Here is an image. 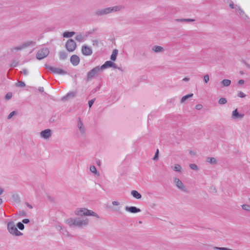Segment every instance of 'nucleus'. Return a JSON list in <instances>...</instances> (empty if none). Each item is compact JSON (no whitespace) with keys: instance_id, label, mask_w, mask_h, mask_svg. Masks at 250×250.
I'll list each match as a JSON object with an SVG mask.
<instances>
[{"instance_id":"338daca9","label":"nucleus","mask_w":250,"mask_h":250,"mask_svg":"<svg viewBox=\"0 0 250 250\" xmlns=\"http://www.w3.org/2000/svg\"><path fill=\"white\" fill-rule=\"evenodd\" d=\"M221 248H222L217 247H214V249H215V250H220V249H221Z\"/></svg>"},{"instance_id":"cd10ccee","label":"nucleus","mask_w":250,"mask_h":250,"mask_svg":"<svg viewBox=\"0 0 250 250\" xmlns=\"http://www.w3.org/2000/svg\"><path fill=\"white\" fill-rule=\"evenodd\" d=\"M75 33L74 32H68L66 31L63 33V37L64 38H70L72 37L74 35H75Z\"/></svg>"},{"instance_id":"e2e57ef3","label":"nucleus","mask_w":250,"mask_h":250,"mask_svg":"<svg viewBox=\"0 0 250 250\" xmlns=\"http://www.w3.org/2000/svg\"><path fill=\"white\" fill-rule=\"evenodd\" d=\"M189 153L191 155H195V152L192 151H189Z\"/></svg>"},{"instance_id":"412c9836","label":"nucleus","mask_w":250,"mask_h":250,"mask_svg":"<svg viewBox=\"0 0 250 250\" xmlns=\"http://www.w3.org/2000/svg\"><path fill=\"white\" fill-rule=\"evenodd\" d=\"M131 194L134 198L137 199H139L142 197L141 194L135 190H133L131 191Z\"/></svg>"},{"instance_id":"2f4dec72","label":"nucleus","mask_w":250,"mask_h":250,"mask_svg":"<svg viewBox=\"0 0 250 250\" xmlns=\"http://www.w3.org/2000/svg\"><path fill=\"white\" fill-rule=\"evenodd\" d=\"M242 208L244 210L250 211V205L245 204L242 206Z\"/></svg>"},{"instance_id":"c85d7f7f","label":"nucleus","mask_w":250,"mask_h":250,"mask_svg":"<svg viewBox=\"0 0 250 250\" xmlns=\"http://www.w3.org/2000/svg\"><path fill=\"white\" fill-rule=\"evenodd\" d=\"M60 60H64L67 58V54L64 51H60L59 53Z\"/></svg>"},{"instance_id":"aec40b11","label":"nucleus","mask_w":250,"mask_h":250,"mask_svg":"<svg viewBox=\"0 0 250 250\" xmlns=\"http://www.w3.org/2000/svg\"><path fill=\"white\" fill-rule=\"evenodd\" d=\"M152 51L155 53H160L164 51L163 47L159 45H154L152 47Z\"/></svg>"},{"instance_id":"09e8293b","label":"nucleus","mask_w":250,"mask_h":250,"mask_svg":"<svg viewBox=\"0 0 250 250\" xmlns=\"http://www.w3.org/2000/svg\"><path fill=\"white\" fill-rule=\"evenodd\" d=\"M112 204L113 205V206H119L120 205V203L118 201H113L112 202Z\"/></svg>"},{"instance_id":"9d476101","label":"nucleus","mask_w":250,"mask_h":250,"mask_svg":"<svg viewBox=\"0 0 250 250\" xmlns=\"http://www.w3.org/2000/svg\"><path fill=\"white\" fill-rule=\"evenodd\" d=\"M100 67V69H102V71L105 68L111 67H112L114 68H117L116 64L110 61L105 62L104 64H103Z\"/></svg>"},{"instance_id":"49530a36","label":"nucleus","mask_w":250,"mask_h":250,"mask_svg":"<svg viewBox=\"0 0 250 250\" xmlns=\"http://www.w3.org/2000/svg\"><path fill=\"white\" fill-rule=\"evenodd\" d=\"M22 73L24 75H27L28 74V71L26 68H23L22 69Z\"/></svg>"},{"instance_id":"052dcab7","label":"nucleus","mask_w":250,"mask_h":250,"mask_svg":"<svg viewBox=\"0 0 250 250\" xmlns=\"http://www.w3.org/2000/svg\"><path fill=\"white\" fill-rule=\"evenodd\" d=\"M116 212L119 213H121L122 212L121 211V210H120L119 208H117L115 210Z\"/></svg>"},{"instance_id":"e433bc0d","label":"nucleus","mask_w":250,"mask_h":250,"mask_svg":"<svg viewBox=\"0 0 250 250\" xmlns=\"http://www.w3.org/2000/svg\"><path fill=\"white\" fill-rule=\"evenodd\" d=\"M90 170L91 172L94 173V174H97V169L96 168V167L94 166H92L90 167Z\"/></svg>"},{"instance_id":"2eb2a0df","label":"nucleus","mask_w":250,"mask_h":250,"mask_svg":"<svg viewBox=\"0 0 250 250\" xmlns=\"http://www.w3.org/2000/svg\"><path fill=\"white\" fill-rule=\"evenodd\" d=\"M244 116V114L239 113L237 110V109L233 110L231 115L232 118L234 119H241L243 118Z\"/></svg>"},{"instance_id":"13d9d810","label":"nucleus","mask_w":250,"mask_h":250,"mask_svg":"<svg viewBox=\"0 0 250 250\" xmlns=\"http://www.w3.org/2000/svg\"><path fill=\"white\" fill-rule=\"evenodd\" d=\"M220 250H232V249H229L227 248H222L220 249Z\"/></svg>"},{"instance_id":"864d4df0","label":"nucleus","mask_w":250,"mask_h":250,"mask_svg":"<svg viewBox=\"0 0 250 250\" xmlns=\"http://www.w3.org/2000/svg\"><path fill=\"white\" fill-rule=\"evenodd\" d=\"M244 82H245L244 80H240L238 81V83H239V84H244Z\"/></svg>"},{"instance_id":"39448f33","label":"nucleus","mask_w":250,"mask_h":250,"mask_svg":"<svg viewBox=\"0 0 250 250\" xmlns=\"http://www.w3.org/2000/svg\"><path fill=\"white\" fill-rule=\"evenodd\" d=\"M49 53V49L46 48H42L39 50L36 54V58L38 60H42L47 57Z\"/></svg>"},{"instance_id":"bf43d9fd","label":"nucleus","mask_w":250,"mask_h":250,"mask_svg":"<svg viewBox=\"0 0 250 250\" xmlns=\"http://www.w3.org/2000/svg\"><path fill=\"white\" fill-rule=\"evenodd\" d=\"M189 80V78H184L183 79V81H185V82H188Z\"/></svg>"},{"instance_id":"4d7b16f0","label":"nucleus","mask_w":250,"mask_h":250,"mask_svg":"<svg viewBox=\"0 0 250 250\" xmlns=\"http://www.w3.org/2000/svg\"><path fill=\"white\" fill-rule=\"evenodd\" d=\"M26 206L30 208H32L33 207L32 206V205H31L30 204H29V203H26Z\"/></svg>"},{"instance_id":"5fc2aeb1","label":"nucleus","mask_w":250,"mask_h":250,"mask_svg":"<svg viewBox=\"0 0 250 250\" xmlns=\"http://www.w3.org/2000/svg\"><path fill=\"white\" fill-rule=\"evenodd\" d=\"M38 90H39V91L40 92H43V90H44V89H43V87H39V88H38Z\"/></svg>"},{"instance_id":"f03ea898","label":"nucleus","mask_w":250,"mask_h":250,"mask_svg":"<svg viewBox=\"0 0 250 250\" xmlns=\"http://www.w3.org/2000/svg\"><path fill=\"white\" fill-rule=\"evenodd\" d=\"M74 213L78 216H93L98 219L100 218L99 216L96 212L84 208H77L74 211Z\"/></svg>"},{"instance_id":"7c9ffc66","label":"nucleus","mask_w":250,"mask_h":250,"mask_svg":"<svg viewBox=\"0 0 250 250\" xmlns=\"http://www.w3.org/2000/svg\"><path fill=\"white\" fill-rule=\"evenodd\" d=\"M207 162L210 164H214L216 163V160L213 157H208L207 158Z\"/></svg>"},{"instance_id":"20e7f679","label":"nucleus","mask_w":250,"mask_h":250,"mask_svg":"<svg viewBox=\"0 0 250 250\" xmlns=\"http://www.w3.org/2000/svg\"><path fill=\"white\" fill-rule=\"evenodd\" d=\"M7 229L9 232L12 235L18 236L22 235V233L18 230L15 223L12 221L8 223Z\"/></svg>"},{"instance_id":"dca6fc26","label":"nucleus","mask_w":250,"mask_h":250,"mask_svg":"<svg viewBox=\"0 0 250 250\" xmlns=\"http://www.w3.org/2000/svg\"><path fill=\"white\" fill-rule=\"evenodd\" d=\"M109 10L110 13L118 12L125 8V7L123 5H116L113 7H110Z\"/></svg>"},{"instance_id":"7ed1b4c3","label":"nucleus","mask_w":250,"mask_h":250,"mask_svg":"<svg viewBox=\"0 0 250 250\" xmlns=\"http://www.w3.org/2000/svg\"><path fill=\"white\" fill-rule=\"evenodd\" d=\"M102 72L99 66H96L89 71L86 75L87 81H89L96 78Z\"/></svg>"},{"instance_id":"72a5a7b5","label":"nucleus","mask_w":250,"mask_h":250,"mask_svg":"<svg viewBox=\"0 0 250 250\" xmlns=\"http://www.w3.org/2000/svg\"><path fill=\"white\" fill-rule=\"evenodd\" d=\"M17 227L20 229L23 230L24 229V226L21 222H18L17 224Z\"/></svg>"},{"instance_id":"c756f323","label":"nucleus","mask_w":250,"mask_h":250,"mask_svg":"<svg viewBox=\"0 0 250 250\" xmlns=\"http://www.w3.org/2000/svg\"><path fill=\"white\" fill-rule=\"evenodd\" d=\"M193 95V94L192 93H191L183 96L181 100V103H183L188 98L192 97Z\"/></svg>"},{"instance_id":"603ef678","label":"nucleus","mask_w":250,"mask_h":250,"mask_svg":"<svg viewBox=\"0 0 250 250\" xmlns=\"http://www.w3.org/2000/svg\"><path fill=\"white\" fill-rule=\"evenodd\" d=\"M56 229L58 230H63V229L62 228V226H61L60 225L56 226Z\"/></svg>"},{"instance_id":"a19ab883","label":"nucleus","mask_w":250,"mask_h":250,"mask_svg":"<svg viewBox=\"0 0 250 250\" xmlns=\"http://www.w3.org/2000/svg\"><path fill=\"white\" fill-rule=\"evenodd\" d=\"M237 96L239 97L244 98L246 96V94L242 91H239Z\"/></svg>"},{"instance_id":"473e14b6","label":"nucleus","mask_w":250,"mask_h":250,"mask_svg":"<svg viewBox=\"0 0 250 250\" xmlns=\"http://www.w3.org/2000/svg\"><path fill=\"white\" fill-rule=\"evenodd\" d=\"M227 102V100L226 99L224 98H221L219 101H218V103L220 104H226Z\"/></svg>"},{"instance_id":"680f3d73","label":"nucleus","mask_w":250,"mask_h":250,"mask_svg":"<svg viewBox=\"0 0 250 250\" xmlns=\"http://www.w3.org/2000/svg\"><path fill=\"white\" fill-rule=\"evenodd\" d=\"M20 215L24 216L25 215V212L24 211H22L20 213Z\"/></svg>"},{"instance_id":"ea45409f","label":"nucleus","mask_w":250,"mask_h":250,"mask_svg":"<svg viewBox=\"0 0 250 250\" xmlns=\"http://www.w3.org/2000/svg\"><path fill=\"white\" fill-rule=\"evenodd\" d=\"M189 167L193 170H198V167H197V165L194 164H190Z\"/></svg>"},{"instance_id":"1a4fd4ad","label":"nucleus","mask_w":250,"mask_h":250,"mask_svg":"<svg viewBox=\"0 0 250 250\" xmlns=\"http://www.w3.org/2000/svg\"><path fill=\"white\" fill-rule=\"evenodd\" d=\"M109 8H105L104 9H98L95 11V14L97 16H102L110 14Z\"/></svg>"},{"instance_id":"a878e982","label":"nucleus","mask_w":250,"mask_h":250,"mask_svg":"<svg viewBox=\"0 0 250 250\" xmlns=\"http://www.w3.org/2000/svg\"><path fill=\"white\" fill-rule=\"evenodd\" d=\"M118 51L117 49H115L113 50L112 54L110 56V59L112 61H115L117 58V56L118 54Z\"/></svg>"},{"instance_id":"37998d69","label":"nucleus","mask_w":250,"mask_h":250,"mask_svg":"<svg viewBox=\"0 0 250 250\" xmlns=\"http://www.w3.org/2000/svg\"><path fill=\"white\" fill-rule=\"evenodd\" d=\"M158 155H159V150L157 149L156 152H155V155L153 158V160H157L158 158Z\"/></svg>"},{"instance_id":"79ce46f5","label":"nucleus","mask_w":250,"mask_h":250,"mask_svg":"<svg viewBox=\"0 0 250 250\" xmlns=\"http://www.w3.org/2000/svg\"><path fill=\"white\" fill-rule=\"evenodd\" d=\"M16 114V112L15 111H12L11 112L8 116L7 119H10L14 115H15Z\"/></svg>"},{"instance_id":"4c0bfd02","label":"nucleus","mask_w":250,"mask_h":250,"mask_svg":"<svg viewBox=\"0 0 250 250\" xmlns=\"http://www.w3.org/2000/svg\"><path fill=\"white\" fill-rule=\"evenodd\" d=\"M12 92H8L5 96V99L6 100H9L12 98Z\"/></svg>"},{"instance_id":"de8ad7c7","label":"nucleus","mask_w":250,"mask_h":250,"mask_svg":"<svg viewBox=\"0 0 250 250\" xmlns=\"http://www.w3.org/2000/svg\"><path fill=\"white\" fill-rule=\"evenodd\" d=\"M195 20L194 19H185V21L187 22H193Z\"/></svg>"},{"instance_id":"4468645a","label":"nucleus","mask_w":250,"mask_h":250,"mask_svg":"<svg viewBox=\"0 0 250 250\" xmlns=\"http://www.w3.org/2000/svg\"><path fill=\"white\" fill-rule=\"evenodd\" d=\"M77 92L69 91L66 95L62 98V101H66L74 98L76 96Z\"/></svg>"},{"instance_id":"8fccbe9b","label":"nucleus","mask_w":250,"mask_h":250,"mask_svg":"<svg viewBox=\"0 0 250 250\" xmlns=\"http://www.w3.org/2000/svg\"><path fill=\"white\" fill-rule=\"evenodd\" d=\"M175 21L178 22H184L185 19H176Z\"/></svg>"},{"instance_id":"f8f14e48","label":"nucleus","mask_w":250,"mask_h":250,"mask_svg":"<svg viewBox=\"0 0 250 250\" xmlns=\"http://www.w3.org/2000/svg\"><path fill=\"white\" fill-rule=\"evenodd\" d=\"M40 136L44 139H48L51 136V130L50 129H45L41 132Z\"/></svg>"},{"instance_id":"0e129e2a","label":"nucleus","mask_w":250,"mask_h":250,"mask_svg":"<svg viewBox=\"0 0 250 250\" xmlns=\"http://www.w3.org/2000/svg\"><path fill=\"white\" fill-rule=\"evenodd\" d=\"M62 230L63 231V232H62V233H63V234H65V232H66V233H68V232H67V231L65 229H63V230Z\"/></svg>"},{"instance_id":"a18cd8bd","label":"nucleus","mask_w":250,"mask_h":250,"mask_svg":"<svg viewBox=\"0 0 250 250\" xmlns=\"http://www.w3.org/2000/svg\"><path fill=\"white\" fill-rule=\"evenodd\" d=\"M30 221L28 219H24L22 220V223L23 224H28L29 223Z\"/></svg>"},{"instance_id":"6ab92c4d","label":"nucleus","mask_w":250,"mask_h":250,"mask_svg":"<svg viewBox=\"0 0 250 250\" xmlns=\"http://www.w3.org/2000/svg\"><path fill=\"white\" fill-rule=\"evenodd\" d=\"M24 49V47L22 44V43H21L20 45L17 46H14L12 47L10 49L11 52L12 53H14L15 52L20 51Z\"/></svg>"},{"instance_id":"f3484780","label":"nucleus","mask_w":250,"mask_h":250,"mask_svg":"<svg viewBox=\"0 0 250 250\" xmlns=\"http://www.w3.org/2000/svg\"><path fill=\"white\" fill-rule=\"evenodd\" d=\"M125 210L126 211L133 213H138L141 211V209L140 208L134 206L125 207Z\"/></svg>"},{"instance_id":"3c124183","label":"nucleus","mask_w":250,"mask_h":250,"mask_svg":"<svg viewBox=\"0 0 250 250\" xmlns=\"http://www.w3.org/2000/svg\"><path fill=\"white\" fill-rule=\"evenodd\" d=\"M202 107V105L201 104H197L196 105V108L197 109H200Z\"/></svg>"},{"instance_id":"4be33fe9","label":"nucleus","mask_w":250,"mask_h":250,"mask_svg":"<svg viewBox=\"0 0 250 250\" xmlns=\"http://www.w3.org/2000/svg\"><path fill=\"white\" fill-rule=\"evenodd\" d=\"M235 8L236 11L238 12L239 15L241 16L242 17L244 18L245 17H247V16L245 14V12L242 9H241L240 6L236 5Z\"/></svg>"},{"instance_id":"c9c22d12","label":"nucleus","mask_w":250,"mask_h":250,"mask_svg":"<svg viewBox=\"0 0 250 250\" xmlns=\"http://www.w3.org/2000/svg\"><path fill=\"white\" fill-rule=\"evenodd\" d=\"M19 62L17 60H13L11 62V66L12 67H16L18 65Z\"/></svg>"},{"instance_id":"6e6552de","label":"nucleus","mask_w":250,"mask_h":250,"mask_svg":"<svg viewBox=\"0 0 250 250\" xmlns=\"http://www.w3.org/2000/svg\"><path fill=\"white\" fill-rule=\"evenodd\" d=\"M173 182L175 184V185L177 188L184 192H188V190L186 187L184 186L181 180H180L178 178L174 177Z\"/></svg>"},{"instance_id":"f704fd0d","label":"nucleus","mask_w":250,"mask_h":250,"mask_svg":"<svg viewBox=\"0 0 250 250\" xmlns=\"http://www.w3.org/2000/svg\"><path fill=\"white\" fill-rule=\"evenodd\" d=\"M16 85L18 87H23L25 86V84L23 82L19 81L17 83H16Z\"/></svg>"},{"instance_id":"69168bd1","label":"nucleus","mask_w":250,"mask_h":250,"mask_svg":"<svg viewBox=\"0 0 250 250\" xmlns=\"http://www.w3.org/2000/svg\"><path fill=\"white\" fill-rule=\"evenodd\" d=\"M3 192V190L2 188H0V195H1Z\"/></svg>"},{"instance_id":"bb28decb","label":"nucleus","mask_w":250,"mask_h":250,"mask_svg":"<svg viewBox=\"0 0 250 250\" xmlns=\"http://www.w3.org/2000/svg\"><path fill=\"white\" fill-rule=\"evenodd\" d=\"M24 48L31 45H34L35 44V42L33 41H27L25 42L22 43Z\"/></svg>"},{"instance_id":"0eeeda50","label":"nucleus","mask_w":250,"mask_h":250,"mask_svg":"<svg viewBox=\"0 0 250 250\" xmlns=\"http://www.w3.org/2000/svg\"><path fill=\"white\" fill-rule=\"evenodd\" d=\"M76 43L72 39H69L65 44V47L69 52L74 51L76 48Z\"/></svg>"},{"instance_id":"58836bf2","label":"nucleus","mask_w":250,"mask_h":250,"mask_svg":"<svg viewBox=\"0 0 250 250\" xmlns=\"http://www.w3.org/2000/svg\"><path fill=\"white\" fill-rule=\"evenodd\" d=\"M209 81V76L208 74H206L204 76V81L205 83H208Z\"/></svg>"},{"instance_id":"774afa93","label":"nucleus","mask_w":250,"mask_h":250,"mask_svg":"<svg viewBox=\"0 0 250 250\" xmlns=\"http://www.w3.org/2000/svg\"><path fill=\"white\" fill-rule=\"evenodd\" d=\"M93 44L97 43L98 42L97 40H94L93 41Z\"/></svg>"},{"instance_id":"f257e3e1","label":"nucleus","mask_w":250,"mask_h":250,"mask_svg":"<svg viewBox=\"0 0 250 250\" xmlns=\"http://www.w3.org/2000/svg\"><path fill=\"white\" fill-rule=\"evenodd\" d=\"M70 227L82 229L87 226L89 224V219L85 217L69 218L66 221Z\"/></svg>"},{"instance_id":"9b49d317","label":"nucleus","mask_w":250,"mask_h":250,"mask_svg":"<svg viewBox=\"0 0 250 250\" xmlns=\"http://www.w3.org/2000/svg\"><path fill=\"white\" fill-rule=\"evenodd\" d=\"M82 52L85 56H90L93 52L91 47L85 45L82 46Z\"/></svg>"},{"instance_id":"5701e85b","label":"nucleus","mask_w":250,"mask_h":250,"mask_svg":"<svg viewBox=\"0 0 250 250\" xmlns=\"http://www.w3.org/2000/svg\"><path fill=\"white\" fill-rule=\"evenodd\" d=\"M221 83L222 84L223 86L227 87L230 85L231 83V81L229 79H224L223 80H222Z\"/></svg>"},{"instance_id":"ddd939ff","label":"nucleus","mask_w":250,"mask_h":250,"mask_svg":"<svg viewBox=\"0 0 250 250\" xmlns=\"http://www.w3.org/2000/svg\"><path fill=\"white\" fill-rule=\"evenodd\" d=\"M77 127L79 128V130L82 135H84L85 133V128L84 126L83 123L81 120V119L79 118L78 119V123H77Z\"/></svg>"},{"instance_id":"6e6d98bb","label":"nucleus","mask_w":250,"mask_h":250,"mask_svg":"<svg viewBox=\"0 0 250 250\" xmlns=\"http://www.w3.org/2000/svg\"><path fill=\"white\" fill-rule=\"evenodd\" d=\"M229 6L232 9L234 8V4L232 2L229 4Z\"/></svg>"},{"instance_id":"c03bdc74","label":"nucleus","mask_w":250,"mask_h":250,"mask_svg":"<svg viewBox=\"0 0 250 250\" xmlns=\"http://www.w3.org/2000/svg\"><path fill=\"white\" fill-rule=\"evenodd\" d=\"M95 101V98L89 101L88 105H89V107H91L92 106V105L93 104Z\"/></svg>"},{"instance_id":"393cba45","label":"nucleus","mask_w":250,"mask_h":250,"mask_svg":"<svg viewBox=\"0 0 250 250\" xmlns=\"http://www.w3.org/2000/svg\"><path fill=\"white\" fill-rule=\"evenodd\" d=\"M75 39L79 42H83L84 40V36L82 34H79L75 37Z\"/></svg>"},{"instance_id":"423d86ee","label":"nucleus","mask_w":250,"mask_h":250,"mask_svg":"<svg viewBox=\"0 0 250 250\" xmlns=\"http://www.w3.org/2000/svg\"><path fill=\"white\" fill-rule=\"evenodd\" d=\"M46 67L47 69L51 71V72L59 75H66L67 74L66 71L58 67H55L50 66L46 65Z\"/></svg>"},{"instance_id":"a211bd4d","label":"nucleus","mask_w":250,"mask_h":250,"mask_svg":"<svg viewBox=\"0 0 250 250\" xmlns=\"http://www.w3.org/2000/svg\"><path fill=\"white\" fill-rule=\"evenodd\" d=\"M70 62L74 66L78 65L80 62V58L76 55H73L70 58Z\"/></svg>"},{"instance_id":"b1692460","label":"nucleus","mask_w":250,"mask_h":250,"mask_svg":"<svg viewBox=\"0 0 250 250\" xmlns=\"http://www.w3.org/2000/svg\"><path fill=\"white\" fill-rule=\"evenodd\" d=\"M171 168L175 171L181 172L182 170L181 166L179 164H175L174 166L171 167Z\"/></svg>"}]
</instances>
